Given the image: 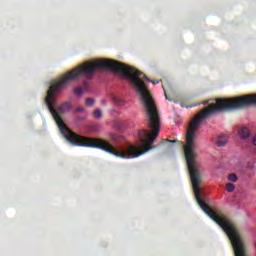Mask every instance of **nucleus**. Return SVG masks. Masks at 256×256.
Segmentation results:
<instances>
[{
    "label": "nucleus",
    "mask_w": 256,
    "mask_h": 256,
    "mask_svg": "<svg viewBox=\"0 0 256 256\" xmlns=\"http://www.w3.org/2000/svg\"><path fill=\"white\" fill-rule=\"evenodd\" d=\"M237 174H229L228 175V181H231L232 183H237Z\"/></svg>",
    "instance_id": "nucleus-8"
},
{
    "label": "nucleus",
    "mask_w": 256,
    "mask_h": 256,
    "mask_svg": "<svg viewBox=\"0 0 256 256\" xmlns=\"http://www.w3.org/2000/svg\"><path fill=\"white\" fill-rule=\"evenodd\" d=\"M75 111H76V113H84V112H85V108H83V107H77V108L75 109Z\"/></svg>",
    "instance_id": "nucleus-11"
},
{
    "label": "nucleus",
    "mask_w": 256,
    "mask_h": 256,
    "mask_svg": "<svg viewBox=\"0 0 256 256\" xmlns=\"http://www.w3.org/2000/svg\"><path fill=\"white\" fill-rule=\"evenodd\" d=\"M228 139L225 135H220L218 139L216 140L217 147H223L227 143Z\"/></svg>",
    "instance_id": "nucleus-5"
},
{
    "label": "nucleus",
    "mask_w": 256,
    "mask_h": 256,
    "mask_svg": "<svg viewBox=\"0 0 256 256\" xmlns=\"http://www.w3.org/2000/svg\"><path fill=\"white\" fill-rule=\"evenodd\" d=\"M74 93H75V95H78V96L83 95V88H81V87L75 88Z\"/></svg>",
    "instance_id": "nucleus-10"
},
{
    "label": "nucleus",
    "mask_w": 256,
    "mask_h": 256,
    "mask_svg": "<svg viewBox=\"0 0 256 256\" xmlns=\"http://www.w3.org/2000/svg\"><path fill=\"white\" fill-rule=\"evenodd\" d=\"M169 143H177V140L169 141Z\"/></svg>",
    "instance_id": "nucleus-12"
},
{
    "label": "nucleus",
    "mask_w": 256,
    "mask_h": 256,
    "mask_svg": "<svg viewBox=\"0 0 256 256\" xmlns=\"http://www.w3.org/2000/svg\"><path fill=\"white\" fill-rule=\"evenodd\" d=\"M226 191H228V193H233V191H235V184L227 183L226 184Z\"/></svg>",
    "instance_id": "nucleus-7"
},
{
    "label": "nucleus",
    "mask_w": 256,
    "mask_h": 256,
    "mask_svg": "<svg viewBox=\"0 0 256 256\" xmlns=\"http://www.w3.org/2000/svg\"><path fill=\"white\" fill-rule=\"evenodd\" d=\"M143 72L115 60L88 61L50 86L46 105L64 137L121 159L150 151L161 121Z\"/></svg>",
    "instance_id": "nucleus-1"
},
{
    "label": "nucleus",
    "mask_w": 256,
    "mask_h": 256,
    "mask_svg": "<svg viewBox=\"0 0 256 256\" xmlns=\"http://www.w3.org/2000/svg\"><path fill=\"white\" fill-rule=\"evenodd\" d=\"M108 139H110V141H113L114 143H119V141H123V136H119L114 133H109Z\"/></svg>",
    "instance_id": "nucleus-4"
},
{
    "label": "nucleus",
    "mask_w": 256,
    "mask_h": 256,
    "mask_svg": "<svg viewBox=\"0 0 256 256\" xmlns=\"http://www.w3.org/2000/svg\"><path fill=\"white\" fill-rule=\"evenodd\" d=\"M95 105V100L93 98L86 99V106L87 107H93Z\"/></svg>",
    "instance_id": "nucleus-9"
},
{
    "label": "nucleus",
    "mask_w": 256,
    "mask_h": 256,
    "mask_svg": "<svg viewBox=\"0 0 256 256\" xmlns=\"http://www.w3.org/2000/svg\"><path fill=\"white\" fill-rule=\"evenodd\" d=\"M68 111H71V103L66 102L58 107V113H68Z\"/></svg>",
    "instance_id": "nucleus-2"
},
{
    "label": "nucleus",
    "mask_w": 256,
    "mask_h": 256,
    "mask_svg": "<svg viewBox=\"0 0 256 256\" xmlns=\"http://www.w3.org/2000/svg\"><path fill=\"white\" fill-rule=\"evenodd\" d=\"M92 115H93L94 119H101V117H103V111H101V109L97 108L92 112Z\"/></svg>",
    "instance_id": "nucleus-6"
},
{
    "label": "nucleus",
    "mask_w": 256,
    "mask_h": 256,
    "mask_svg": "<svg viewBox=\"0 0 256 256\" xmlns=\"http://www.w3.org/2000/svg\"><path fill=\"white\" fill-rule=\"evenodd\" d=\"M238 133L242 139H248V137H250L251 135V132H249V129L245 127L241 128Z\"/></svg>",
    "instance_id": "nucleus-3"
}]
</instances>
